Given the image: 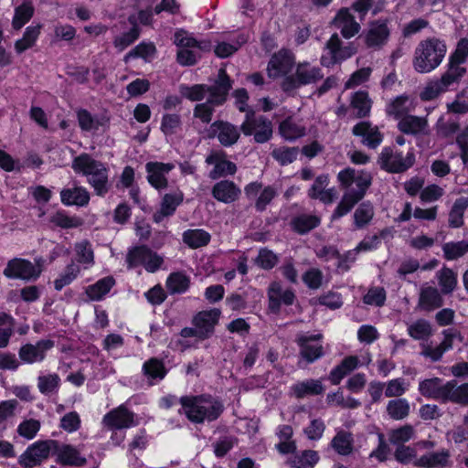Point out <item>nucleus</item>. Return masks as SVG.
I'll return each instance as SVG.
<instances>
[{"label":"nucleus","instance_id":"6e6d98bb","mask_svg":"<svg viewBox=\"0 0 468 468\" xmlns=\"http://www.w3.org/2000/svg\"><path fill=\"white\" fill-rule=\"evenodd\" d=\"M34 11V6L30 2H25L17 6L12 22L14 28L23 27L33 16Z\"/></svg>","mask_w":468,"mask_h":468},{"label":"nucleus","instance_id":"09e8293b","mask_svg":"<svg viewBox=\"0 0 468 468\" xmlns=\"http://www.w3.org/2000/svg\"><path fill=\"white\" fill-rule=\"evenodd\" d=\"M374 207L369 202L361 203L354 213L356 228L363 229L370 223L374 217Z\"/></svg>","mask_w":468,"mask_h":468},{"label":"nucleus","instance_id":"a211bd4d","mask_svg":"<svg viewBox=\"0 0 468 468\" xmlns=\"http://www.w3.org/2000/svg\"><path fill=\"white\" fill-rule=\"evenodd\" d=\"M54 346L51 340H40L36 344H27L19 350L20 359L27 364L42 362L49 351Z\"/></svg>","mask_w":468,"mask_h":468},{"label":"nucleus","instance_id":"a19ab883","mask_svg":"<svg viewBox=\"0 0 468 468\" xmlns=\"http://www.w3.org/2000/svg\"><path fill=\"white\" fill-rule=\"evenodd\" d=\"M41 27L42 26L38 24L26 28L23 37L15 43V49L18 54L23 53L36 44L40 35Z\"/></svg>","mask_w":468,"mask_h":468},{"label":"nucleus","instance_id":"680f3d73","mask_svg":"<svg viewBox=\"0 0 468 468\" xmlns=\"http://www.w3.org/2000/svg\"><path fill=\"white\" fill-rule=\"evenodd\" d=\"M60 384V378L57 374H48L39 376L37 378V388L42 394H50L58 389Z\"/></svg>","mask_w":468,"mask_h":468},{"label":"nucleus","instance_id":"393cba45","mask_svg":"<svg viewBox=\"0 0 468 468\" xmlns=\"http://www.w3.org/2000/svg\"><path fill=\"white\" fill-rule=\"evenodd\" d=\"M353 133L363 138V144L369 148L378 147L383 139L382 133L377 126L367 122H361L353 127Z\"/></svg>","mask_w":468,"mask_h":468},{"label":"nucleus","instance_id":"c03bdc74","mask_svg":"<svg viewBox=\"0 0 468 468\" xmlns=\"http://www.w3.org/2000/svg\"><path fill=\"white\" fill-rule=\"evenodd\" d=\"M445 401H452L458 404H468V383L456 385L455 381H448Z\"/></svg>","mask_w":468,"mask_h":468},{"label":"nucleus","instance_id":"9d476101","mask_svg":"<svg viewBox=\"0 0 468 468\" xmlns=\"http://www.w3.org/2000/svg\"><path fill=\"white\" fill-rule=\"evenodd\" d=\"M244 135H253L255 142L263 144L272 136V123L264 116H257L254 112L249 111L245 120L240 125Z\"/></svg>","mask_w":468,"mask_h":468},{"label":"nucleus","instance_id":"49530a36","mask_svg":"<svg viewBox=\"0 0 468 468\" xmlns=\"http://www.w3.org/2000/svg\"><path fill=\"white\" fill-rule=\"evenodd\" d=\"M190 284V279L183 272H173L166 280V288L170 293H183Z\"/></svg>","mask_w":468,"mask_h":468},{"label":"nucleus","instance_id":"79ce46f5","mask_svg":"<svg viewBox=\"0 0 468 468\" xmlns=\"http://www.w3.org/2000/svg\"><path fill=\"white\" fill-rule=\"evenodd\" d=\"M81 267L74 261L66 266L64 271L54 281V287L61 291L65 286L70 284L80 274Z\"/></svg>","mask_w":468,"mask_h":468},{"label":"nucleus","instance_id":"58836bf2","mask_svg":"<svg viewBox=\"0 0 468 468\" xmlns=\"http://www.w3.org/2000/svg\"><path fill=\"white\" fill-rule=\"evenodd\" d=\"M76 260L84 270L90 269L94 263V252L91 244L88 240H81L74 245Z\"/></svg>","mask_w":468,"mask_h":468},{"label":"nucleus","instance_id":"e2e57ef3","mask_svg":"<svg viewBox=\"0 0 468 468\" xmlns=\"http://www.w3.org/2000/svg\"><path fill=\"white\" fill-rule=\"evenodd\" d=\"M40 427L41 423L39 420L35 419H27L23 420L17 426V433L27 440H32L37 436Z\"/></svg>","mask_w":468,"mask_h":468},{"label":"nucleus","instance_id":"412c9836","mask_svg":"<svg viewBox=\"0 0 468 468\" xmlns=\"http://www.w3.org/2000/svg\"><path fill=\"white\" fill-rule=\"evenodd\" d=\"M389 29L387 23L377 21L370 24L364 35L365 43L367 48L378 49L388 42Z\"/></svg>","mask_w":468,"mask_h":468},{"label":"nucleus","instance_id":"bb28decb","mask_svg":"<svg viewBox=\"0 0 468 468\" xmlns=\"http://www.w3.org/2000/svg\"><path fill=\"white\" fill-rule=\"evenodd\" d=\"M240 189L229 180H222L217 183L212 188V196L215 199L222 203H232L240 196Z\"/></svg>","mask_w":468,"mask_h":468},{"label":"nucleus","instance_id":"0eeeda50","mask_svg":"<svg viewBox=\"0 0 468 468\" xmlns=\"http://www.w3.org/2000/svg\"><path fill=\"white\" fill-rule=\"evenodd\" d=\"M323 77L320 67L307 61L300 62L296 65L294 73L283 79L282 88L284 91H291L301 86L315 83Z\"/></svg>","mask_w":468,"mask_h":468},{"label":"nucleus","instance_id":"052dcab7","mask_svg":"<svg viewBox=\"0 0 468 468\" xmlns=\"http://www.w3.org/2000/svg\"><path fill=\"white\" fill-rule=\"evenodd\" d=\"M445 259L456 260L468 252V241L447 242L442 246Z\"/></svg>","mask_w":468,"mask_h":468},{"label":"nucleus","instance_id":"f704fd0d","mask_svg":"<svg viewBox=\"0 0 468 468\" xmlns=\"http://www.w3.org/2000/svg\"><path fill=\"white\" fill-rule=\"evenodd\" d=\"M292 394L297 399L319 395L324 392V386L319 379H306L291 387Z\"/></svg>","mask_w":468,"mask_h":468},{"label":"nucleus","instance_id":"c756f323","mask_svg":"<svg viewBox=\"0 0 468 468\" xmlns=\"http://www.w3.org/2000/svg\"><path fill=\"white\" fill-rule=\"evenodd\" d=\"M414 464L423 468H447L450 466V453L447 450L430 452L418 458Z\"/></svg>","mask_w":468,"mask_h":468},{"label":"nucleus","instance_id":"338daca9","mask_svg":"<svg viewBox=\"0 0 468 468\" xmlns=\"http://www.w3.org/2000/svg\"><path fill=\"white\" fill-rule=\"evenodd\" d=\"M385 385V396L388 398L400 397L402 396L409 388V384L404 378H394L386 383Z\"/></svg>","mask_w":468,"mask_h":468},{"label":"nucleus","instance_id":"f8f14e48","mask_svg":"<svg viewBox=\"0 0 468 468\" xmlns=\"http://www.w3.org/2000/svg\"><path fill=\"white\" fill-rule=\"evenodd\" d=\"M42 272L40 261L33 264L27 260L13 259L8 261L4 274L8 278L21 279L25 281L37 280Z\"/></svg>","mask_w":468,"mask_h":468},{"label":"nucleus","instance_id":"69168bd1","mask_svg":"<svg viewBox=\"0 0 468 468\" xmlns=\"http://www.w3.org/2000/svg\"><path fill=\"white\" fill-rule=\"evenodd\" d=\"M50 222L62 229L77 228L81 225V220L76 217H69L64 211H58L50 218Z\"/></svg>","mask_w":468,"mask_h":468},{"label":"nucleus","instance_id":"423d86ee","mask_svg":"<svg viewBox=\"0 0 468 468\" xmlns=\"http://www.w3.org/2000/svg\"><path fill=\"white\" fill-rule=\"evenodd\" d=\"M174 43L178 48L177 62L182 66H191L197 62L202 52L207 51L210 45L205 41H197L192 35L183 29L174 35Z\"/></svg>","mask_w":468,"mask_h":468},{"label":"nucleus","instance_id":"39448f33","mask_svg":"<svg viewBox=\"0 0 468 468\" xmlns=\"http://www.w3.org/2000/svg\"><path fill=\"white\" fill-rule=\"evenodd\" d=\"M230 88V80L225 69H220L218 80L210 90V96H208L206 102L196 105L194 116L200 119L205 123L210 122L214 108L224 103Z\"/></svg>","mask_w":468,"mask_h":468},{"label":"nucleus","instance_id":"8fccbe9b","mask_svg":"<svg viewBox=\"0 0 468 468\" xmlns=\"http://www.w3.org/2000/svg\"><path fill=\"white\" fill-rule=\"evenodd\" d=\"M213 86H207L203 84H196L192 86L181 85L179 91L181 95L189 101H198L205 98L206 94L210 95V90Z\"/></svg>","mask_w":468,"mask_h":468},{"label":"nucleus","instance_id":"e433bc0d","mask_svg":"<svg viewBox=\"0 0 468 468\" xmlns=\"http://www.w3.org/2000/svg\"><path fill=\"white\" fill-rule=\"evenodd\" d=\"M305 127L292 117L286 118L279 125V133L287 141H294L305 134Z\"/></svg>","mask_w":468,"mask_h":468},{"label":"nucleus","instance_id":"bf43d9fd","mask_svg":"<svg viewBox=\"0 0 468 468\" xmlns=\"http://www.w3.org/2000/svg\"><path fill=\"white\" fill-rule=\"evenodd\" d=\"M447 90L440 79L432 80L425 85L420 93V98L425 101H432Z\"/></svg>","mask_w":468,"mask_h":468},{"label":"nucleus","instance_id":"0e129e2a","mask_svg":"<svg viewBox=\"0 0 468 468\" xmlns=\"http://www.w3.org/2000/svg\"><path fill=\"white\" fill-rule=\"evenodd\" d=\"M144 374L152 379H163L165 376V369L162 361L156 358H151L146 361L143 367Z\"/></svg>","mask_w":468,"mask_h":468},{"label":"nucleus","instance_id":"2eb2a0df","mask_svg":"<svg viewBox=\"0 0 468 468\" xmlns=\"http://www.w3.org/2000/svg\"><path fill=\"white\" fill-rule=\"evenodd\" d=\"M295 63L293 53L288 49H281L271 58L267 71L271 79H278L289 76Z\"/></svg>","mask_w":468,"mask_h":468},{"label":"nucleus","instance_id":"864d4df0","mask_svg":"<svg viewBox=\"0 0 468 468\" xmlns=\"http://www.w3.org/2000/svg\"><path fill=\"white\" fill-rule=\"evenodd\" d=\"M467 207L468 197L456 199L449 214V224L451 227L459 228L463 224V213Z\"/></svg>","mask_w":468,"mask_h":468},{"label":"nucleus","instance_id":"37998d69","mask_svg":"<svg viewBox=\"0 0 468 468\" xmlns=\"http://www.w3.org/2000/svg\"><path fill=\"white\" fill-rule=\"evenodd\" d=\"M372 101L367 91H356L352 95L351 107L356 111V117L362 118L369 114Z\"/></svg>","mask_w":468,"mask_h":468},{"label":"nucleus","instance_id":"6e6552de","mask_svg":"<svg viewBox=\"0 0 468 468\" xmlns=\"http://www.w3.org/2000/svg\"><path fill=\"white\" fill-rule=\"evenodd\" d=\"M356 48L353 43L343 45L337 34H333L326 42L324 53L321 57V63L324 67H331L341 63L356 53Z\"/></svg>","mask_w":468,"mask_h":468},{"label":"nucleus","instance_id":"ddd939ff","mask_svg":"<svg viewBox=\"0 0 468 468\" xmlns=\"http://www.w3.org/2000/svg\"><path fill=\"white\" fill-rule=\"evenodd\" d=\"M322 339V334L303 333L297 336L296 342L300 347V354L308 363H313L323 356Z\"/></svg>","mask_w":468,"mask_h":468},{"label":"nucleus","instance_id":"a18cd8bd","mask_svg":"<svg viewBox=\"0 0 468 468\" xmlns=\"http://www.w3.org/2000/svg\"><path fill=\"white\" fill-rule=\"evenodd\" d=\"M331 446L340 455H348L353 451V438L351 433L341 431L336 433L331 441Z\"/></svg>","mask_w":468,"mask_h":468},{"label":"nucleus","instance_id":"4d7b16f0","mask_svg":"<svg viewBox=\"0 0 468 468\" xmlns=\"http://www.w3.org/2000/svg\"><path fill=\"white\" fill-rule=\"evenodd\" d=\"M408 334L416 340H425L432 334L431 325L428 321L419 319L409 324Z\"/></svg>","mask_w":468,"mask_h":468},{"label":"nucleus","instance_id":"f3484780","mask_svg":"<svg viewBox=\"0 0 468 468\" xmlns=\"http://www.w3.org/2000/svg\"><path fill=\"white\" fill-rule=\"evenodd\" d=\"M174 168L171 163L149 162L145 165L147 181L157 190L165 189L168 186L166 176Z\"/></svg>","mask_w":468,"mask_h":468},{"label":"nucleus","instance_id":"7ed1b4c3","mask_svg":"<svg viewBox=\"0 0 468 468\" xmlns=\"http://www.w3.org/2000/svg\"><path fill=\"white\" fill-rule=\"evenodd\" d=\"M182 410L187 419L195 423L212 421L223 411L222 404L211 396H185L180 399Z\"/></svg>","mask_w":468,"mask_h":468},{"label":"nucleus","instance_id":"cd10ccee","mask_svg":"<svg viewBox=\"0 0 468 468\" xmlns=\"http://www.w3.org/2000/svg\"><path fill=\"white\" fill-rule=\"evenodd\" d=\"M414 109L415 102L413 99L407 95H400L388 103L386 112L388 115L394 117L396 120H401Z\"/></svg>","mask_w":468,"mask_h":468},{"label":"nucleus","instance_id":"2f4dec72","mask_svg":"<svg viewBox=\"0 0 468 468\" xmlns=\"http://www.w3.org/2000/svg\"><path fill=\"white\" fill-rule=\"evenodd\" d=\"M398 127L400 132L407 134H424L428 133V122L426 118L414 115L404 116L399 120Z\"/></svg>","mask_w":468,"mask_h":468},{"label":"nucleus","instance_id":"9b49d317","mask_svg":"<svg viewBox=\"0 0 468 468\" xmlns=\"http://www.w3.org/2000/svg\"><path fill=\"white\" fill-rule=\"evenodd\" d=\"M126 262L130 269L143 266L148 272H155L163 264L164 259L146 246H137L129 250Z\"/></svg>","mask_w":468,"mask_h":468},{"label":"nucleus","instance_id":"c85d7f7f","mask_svg":"<svg viewBox=\"0 0 468 468\" xmlns=\"http://www.w3.org/2000/svg\"><path fill=\"white\" fill-rule=\"evenodd\" d=\"M442 305V298L437 288L423 285L420 288L418 307L424 311H432Z\"/></svg>","mask_w":468,"mask_h":468},{"label":"nucleus","instance_id":"dca6fc26","mask_svg":"<svg viewBox=\"0 0 468 468\" xmlns=\"http://www.w3.org/2000/svg\"><path fill=\"white\" fill-rule=\"evenodd\" d=\"M380 162L382 167L392 173H399L410 168L414 163V154L408 152L405 156L400 152L393 151L390 148H384Z\"/></svg>","mask_w":468,"mask_h":468},{"label":"nucleus","instance_id":"5701e85b","mask_svg":"<svg viewBox=\"0 0 468 468\" xmlns=\"http://www.w3.org/2000/svg\"><path fill=\"white\" fill-rule=\"evenodd\" d=\"M208 165H213L214 168L209 173L211 179H217L236 173V165L225 158L223 153L213 152L206 159Z\"/></svg>","mask_w":468,"mask_h":468},{"label":"nucleus","instance_id":"3c124183","mask_svg":"<svg viewBox=\"0 0 468 468\" xmlns=\"http://www.w3.org/2000/svg\"><path fill=\"white\" fill-rule=\"evenodd\" d=\"M466 73V69L460 65L449 62L447 70L441 75L440 80L447 90L453 84L459 83Z\"/></svg>","mask_w":468,"mask_h":468},{"label":"nucleus","instance_id":"603ef678","mask_svg":"<svg viewBox=\"0 0 468 468\" xmlns=\"http://www.w3.org/2000/svg\"><path fill=\"white\" fill-rule=\"evenodd\" d=\"M320 224V218L313 215H301L292 220V229L299 234H304Z\"/></svg>","mask_w":468,"mask_h":468},{"label":"nucleus","instance_id":"aec40b11","mask_svg":"<svg viewBox=\"0 0 468 468\" xmlns=\"http://www.w3.org/2000/svg\"><path fill=\"white\" fill-rule=\"evenodd\" d=\"M295 295L290 289H283L282 284L273 282L268 289L269 308L273 312H278L282 304L291 305L294 301Z\"/></svg>","mask_w":468,"mask_h":468},{"label":"nucleus","instance_id":"4468645a","mask_svg":"<svg viewBox=\"0 0 468 468\" xmlns=\"http://www.w3.org/2000/svg\"><path fill=\"white\" fill-rule=\"evenodd\" d=\"M101 424L110 431L129 429L136 425L134 414L124 405H121L105 414Z\"/></svg>","mask_w":468,"mask_h":468},{"label":"nucleus","instance_id":"5fc2aeb1","mask_svg":"<svg viewBox=\"0 0 468 468\" xmlns=\"http://www.w3.org/2000/svg\"><path fill=\"white\" fill-rule=\"evenodd\" d=\"M387 412L393 420H402L410 413V404L405 399L389 400L387 405Z\"/></svg>","mask_w":468,"mask_h":468},{"label":"nucleus","instance_id":"de8ad7c7","mask_svg":"<svg viewBox=\"0 0 468 468\" xmlns=\"http://www.w3.org/2000/svg\"><path fill=\"white\" fill-rule=\"evenodd\" d=\"M183 240L191 248L206 246L210 240V234L203 229H189L184 232Z\"/></svg>","mask_w":468,"mask_h":468},{"label":"nucleus","instance_id":"a878e982","mask_svg":"<svg viewBox=\"0 0 468 468\" xmlns=\"http://www.w3.org/2000/svg\"><path fill=\"white\" fill-rule=\"evenodd\" d=\"M184 194L181 190L176 189L163 197L160 209L154 214V220L161 222L165 217L175 213L176 207L183 202Z\"/></svg>","mask_w":468,"mask_h":468},{"label":"nucleus","instance_id":"4c0bfd02","mask_svg":"<svg viewBox=\"0 0 468 468\" xmlns=\"http://www.w3.org/2000/svg\"><path fill=\"white\" fill-rule=\"evenodd\" d=\"M358 365V357L355 356H349L346 357L340 365L332 369L330 372L329 379L334 385H337L348 373L356 369Z\"/></svg>","mask_w":468,"mask_h":468},{"label":"nucleus","instance_id":"1a4fd4ad","mask_svg":"<svg viewBox=\"0 0 468 468\" xmlns=\"http://www.w3.org/2000/svg\"><path fill=\"white\" fill-rule=\"evenodd\" d=\"M56 450H58L57 441H37L27 448L20 455L18 462L25 468H33L48 459L51 453H56Z\"/></svg>","mask_w":468,"mask_h":468},{"label":"nucleus","instance_id":"6ab92c4d","mask_svg":"<svg viewBox=\"0 0 468 468\" xmlns=\"http://www.w3.org/2000/svg\"><path fill=\"white\" fill-rule=\"evenodd\" d=\"M220 311L217 308L208 311L199 312L193 320L194 325L198 329V337L205 339L208 337L214 330L220 317Z\"/></svg>","mask_w":468,"mask_h":468},{"label":"nucleus","instance_id":"20e7f679","mask_svg":"<svg viewBox=\"0 0 468 468\" xmlns=\"http://www.w3.org/2000/svg\"><path fill=\"white\" fill-rule=\"evenodd\" d=\"M446 51L445 43L436 37L420 41L414 52V69L419 73L431 72L441 63Z\"/></svg>","mask_w":468,"mask_h":468},{"label":"nucleus","instance_id":"4be33fe9","mask_svg":"<svg viewBox=\"0 0 468 468\" xmlns=\"http://www.w3.org/2000/svg\"><path fill=\"white\" fill-rule=\"evenodd\" d=\"M333 24L341 32L343 37L349 39L360 31V25L357 23L347 8L340 9L333 20Z\"/></svg>","mask_w":468,"mask_h":468},{"label":"nucleus","instance_id":"ea45409f","mask_svg":"<svg viewBox=\"0 0 468 468\" xmlns=\"http://www.w3.org/2000/svg\"><path fill=\"white\" fill-rule=\"evenodd\" d=\"M319 460L320 457L317 452L305 450L292 455L288 460V463L293 468H314Z\"/></svg>","mask_w":468,"mask_h":468},{"label":"nucleus","instance_id":"473e14b6","mask_svg":"<svg viewBox=\"0 0 468 468\" xmlns=\"http://www.w3.org/2000/svg\"><path fill=\"white\" fill-rule=\"evenodd\" d=\"M214 132L221 144L230 146L239 138V132L236 126L224 122H217L212 124Z\"/></svg>","mask_w":468,"mask_h":468},{"label":"nucleus","instance_id":"f257e3e1","mask_svg":"<svg viewBox=\"0 0 468 468\" xmlns=\"http://www.w3.org/2000/svg\"><path fill=\"white\" fill-rule=\"evenodd\" d=\"M337 179L340 186L346 191L332 215L333 220L349 213L355 205L364 197L371 185L372 177L366 171L348 167L338 173Z\"/></svg>","mask_w":468,"mask_h":468},{"label":"nucleus","instance_id":"72a5a7b5","mask_svg":"<svg viewBox=\"0 0 468 468\" xmlns=\"http://www.w3.org/2000/svg\"><path fill=\"white\" fill-rule=\"evenodd\" d=\"M60 199L66 206L84 207L90 201V193L82 186L67 188L61 190Z\"/></svg>","mask_w":468,"mask_h":468},{"label":"nucleus","instance_id":"13d9d810","mask_svg":"<svg viewBox=\"0 0 468 468\" xmlns=\"http://www.w3.org/2000/svg\"><path fill=\"white\" fill-rule=\"evenodd\" d=\"M156 52L155 46L153 43H140L124 57V61L128 62L132 58H142L144 60L152 59Z\"/></svg>","mask_w":468,"mask_h":468},{"label":"nucleus","instance_id":"b1692460","mask_svg":"<svg viewBox=\"0 0 468 468\" xmlns=\"http://www.w3.org/2000/svg\"><path fill=\"white\" fill-rule=\"evenodd\" d=\"M448 382L439 378H428L419 383V392L427 399L445 401Z\"/></svg>","mask_w":468,"mask_h":468},{"label":"nucleus","instance_id":"f03ea898","mask_svg":"<svg viewBox=\"0 0 468 468\" xmlns=\"http://www.w3.org/2000/svg\"><path fill=\"white\" fill-rule=\"evenodd\" d=\"M72 168L87 177V182L96 195L105 196L110 190L109 168L101 162L93 159L88 154H81L72 161Z\"/></svg>","mask_w":468,"mask_h":468},{"label":"nucleus","instance_id":"7c9ffc66","mask_svg":"<svg viewBox=\"0 0 468 468\" xmlns=\"http://www.w3.org/2000/svg\"><path fill=\"white\" fill-rule=\"evenodd\" d=\"M57 461L63 465L81 466L86 463V458L81 456L80 451L71 445L58 443L56 450Z\"/></svg>","mask_w":468,"mask_h":468},{"label":"nucleus","instance_id":"c9c22d12","mask_svg":"<svg viewBox=\"0 0 468 468\" xmlns=\"http://www.w3.org/2000/svg\"><path fill=\"white\" fill-rule=\"evenodd\" d=\"M114 285V278L112 276H107L100 279L94 284L86 287L85 293L91 301H101L109 293Z\"/></svg>","mask_w":468,"mask_h":468},{"label":"nucleus","instance_id":"774afa93","mask_svg":"<svg viewBox=\"0 0 468 468\" xmlns=\"http://www.w3.org/2000/svg\"><path fill=\"white\" fill-rule=\"evenodd\" d=\"M271 155L282 165H286L296 160L298 149L295 147H280L274 149Z\"/></svg>","mask_w":468,"mask_h":468}]
</instances>
